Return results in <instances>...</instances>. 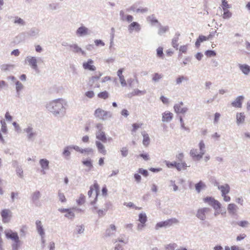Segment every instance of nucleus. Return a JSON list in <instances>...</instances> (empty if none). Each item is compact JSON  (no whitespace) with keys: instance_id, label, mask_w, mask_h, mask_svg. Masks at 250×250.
<instances>
[{"instance_id":"1","label":"nucleus","mask_w":250,"mask_h":250,"mask_svg":"<svg viewBox=\"0 0 250 250\" xmlns=\"http://www.w3.org/2000/svg\"><path fill=\"white\" fill-rule=\"evenodd\" d=\"M4 233L7 239H10L14 241V243L12 245V250H18L21 245V241L19 239L18 233L13 231L11 229H9L5 230Z\"/></svg>"},{"instance_id":"2","label":"nucleus","mask_w":250,"mask_h":250,"mask_svg":"<svg viewBox=\"0 0 250 250\" xmlns=\"http://www.w3.org/2000/svg\"><path fill=\"white\" fill-rule=\"evenodd\" d=\"M94 194V200L91 202V204H95L97 200L98 196L99 194V185L97 181H94L93 185L90 186L89 190L88 191V196L89 198L92 197V194Z\"/></svg>"},{"instance_id":"3","label":"nucleus","mask_w":250,"mask_h":250,"mask_svg":"<svg viewBox=\"0 0 250 250\" xmlns=\"http://www.w3.org/2000/svg\"><path fill=\"white\" fill-rule=\"evenodd\" d=\"M65 104L62 100H58L52 102L50 104L52 107V112L54 114H59L60 112L64 111V105Z\"/></svg>"},{"instance_id":"4","label":"nucleus","mask_w":250,"mask_h":250,"mask_svg":"<svg viewBox=\"0 0 250 250\" xmlns=\"http://www.w3.org/2000/svg\"><path fill=\"white\" fill-rule=\"evenodd\" d=\"M94 115L95 117L102 120H105L107 118L111 117V114L109 112L104 110L101 108H97L94 111Z\"/></svg>"},{"instance_id":"5","label":"nucleus","mask_w":250,"mask_h":250,"mask_svg":"<svg viewBox=\"0 0 250 250\" xmlns=\"http://www.w3.org/2000/svg\"><path fill=\"white\" fill-rule=\"evenodd\" d=\"M203 201L216 210H219L221 208V205L220 202L212 197H206L203 199Z\"/></svg>"},{"instance_id":"6","label":"nucleus","mask_w":250,"mask_h":250,"mask_svg":"<svg viewBox=\"0 0 250 250\" xmlns=\"http://www.w3.org/2000/svg\"><path fill=\"white\" fill-rule=\"evenodd\" d=\"M178 223V220L176 218L169 219L166 221L157 223L155 226V229H158L160 228L169 227L174 224H177Z\"/></svg>"},{"instance_id":"7","label":"nucleus","mask_w":250,"mask_h":250,"mask_svg":"<svg viewBox=\"0 0 250 250\" xmlns=\"http://www.w3.org/2000/svg\"><path fill=\"white\" fill-rule=\"evenodd\" d=\"M210 209L208 208H199L196 213V217L201 220H204L206 216L210 212Z\"/></svg>"},{"instance_id":"8","label":"nucleus","mask_w":250,"mask_h":250,"mask_svg":"<svg viewBox=\"0 0 250 250\" xmlns=\"http://www.w3.org/2000/svg\"><path fill=\"white\" fill-rule=\"evenodd\" d=\"M0 215L3 223H8L12 217V212L9 209H3L1 211Z\"/></svg>"},{"instance_id":"9","label":"nucleus","mask_w":250,"mask_h":250,"mask_svg":"<svg viewBox=\"0 0 250 250\" xmlns=\"http://www.w3.org/2000/svg\"><path fill=\"white\" fill-rule=\"evenodd\" d=\"M83 66L84 69L94 71L96 67L94 65V61L91 59H88L87 62H84L83 63Z\"/></svg>"},{"instance_id":"10","label":"nucleus","mask_w":250,"mask_h":250,"mask_svg":"<svg viewBox=\"0 0 250 250\" xmlns=\"http://www.w3.org/2000/svg\"><path fill=\"white\" fill-rule=\"evenodd\" d=\"M102 73L100 72H97L94 73L93 75L89 78L88 83L90 86H92L94 83H96L102 76Z\"/></svg>"},{"instance_id":"11","label":"nucleus","mask_w":250,"mask_h":250,"mask_svg":"<svg viewBox=\"0 0 250 250\" xmlns=\"http://www.w3.org/2000/svg\"><path fill=\"white\" fill-rule=\"evenodd\" d=\"M204 154V152L200 151L199 152L196 149H192L190 151V156L196 160L201 159Z\"/></svg>"},{"instance_id":"12","label":"nucleus","mask_w":250,"mask_h":250,"mask_svg":"<svg viewBox=\"0 0 250 250\" xmlns=\"http://www.w3.org/2000/svg\"><path fill=\"white\" fill-rule=\"evenodd\" d=\"M25 63H28L29 65H30L33 69H37V60L34 57L29 56L27 57L25 59Z\"/></svg>"},{"instance_id":"13","label":"nucleus","mask_w":250,"mask_h":250,"mask_svg":"<svg viewBox=\"0 0 250 250\" xmlns=\"http://www.w3.org/2000/svg\"><path fill=\"white\" fill-rule=\"evenodd\" d=\"M139 221L141 222V224L138 225V229H142L145 226V223L147 221V217L145 213H140L139 215Z\"/></svg>"},{"instance_id":"14","label":"nucleus","mask_w":250,"mask_h":250,"mask_svg":"<svg viewBox=\"0 0 250 250\" xmlns=\"http://www.w3.org/2000/svg\"><path fill=\"white\" fill-rule=\"evenodd\" d=\"M183 105V103L182 102L176 104L174 106L175 111L178 113H184L186 112L188 110V108L187 107H182Z\"/></svg>"},{"instance_id":"15","label":"nucleus","mask_w":250,"mask_h":250,"mask_svg":"<svg viewBox=\"0 0 250 250\" xmlns=\"http://www.w3.org/2000/svg\"><path fill=\"white\" fill-rule=\"evenodd\" d=\"M244 97L243 96L237 97L236 99L231 103V105L235 107L241 108Z\"/></svg>"},{"instance_id":"16","label":"nucleus","mask_w":250,"mask_h":250,"mask_svg":"<svg viewBox=\"0 0 250 250\" xmlns=\"http://www.w3.org/2000/svg\"><path fill=\"white\" fill-rule=\"evenodd\" d=\"M24 131L27 134V138L29 140H32L36 135V132L34 131L32 127L28 126L24 129Z\"/></svg>"},{"instance_id":"17","label":"nucleus","mask_w":250,"mask_h":250,"mask_svg":"<svg viewBox=\"0 0 250 250\" xmlns=\"http://www.w3.org/2000/svg\"><path fill=\"white\" fill-rule=\"evenodd\" d=\"M96 136L97 139L104 143L106 142L107 138L104 132L103 131H98L96 134Z\"/></svg>"},{"instance_id":"18","label":"nucleus","mask_w":250,"mask_h":250,"mask_svg":"<svg viewBox=\"0 0 250 250\" xmlns=\"http://www.w3.org/2000/svg\"><path fill=\"white\" fill-rule=\"evenodd\" d=\"M173 117V114L169 111H166L163 114L162 121L165 122H168L171 120Z\"/></svg>"},{"instance_id":"19","label":"nucleus","mask_w":250,"mask_h":250,"mask_svg":"<svg viewBox=\"0 0 250 250\" xmlns=\"http://www.w3.org/2000/svg\"><path fill=\"white\" fill-rule=\"evenodd\" d=\"M218 188L221 190L222 195L227 194L230 191V187L229 185L225 184L224 185L218 186Z\"/></svg>"},{"instance_id":"20","label":"nucleus","mask_w":250,"mask_h":250,"mask_svg":"<svg viewBox=\"0 0 250 250\" xmlns=\"http://www.w3.org/2000/svg\"><path fill=\"white\" fill-rule=\"evenodd\" d=\"M88 30L86 27L81 26L77 29L76 33L79 36H82L87 35L88 34Z\"/></svg>"},{"instance_id":"21","label":"nucleus","mask_w":250,"mask_h":250,"mask_svg":"<svg viewBox=\"0 0 250 250\" xmlns=\"http://www.w3.org/2000/svg\"><path fill=\"white\" fill-rule=\"evenodd\" d=\"M240 69L242 71V72L245 75H248L250 72V67L247 64H239L238 65Z\"/></svg>"},{"instance_id":"22","label":"nucleus","mask_w":250,"mask_h":250,"mask_svg":"<svg viewBox=\"0 0 250 250\" xmlns=\"http://www.w3.org/2000/svg\"><path fill=\"white\" fill-rule=\"evenodd\" d=\"M96 145L97 147L99 152L103 155H105L106 154V151L105 149L104 146L100 142L96 141Z\"/></svg>"},{"instance_id":"23","label":"nucleus","mask_w":250,"mask_h":250,"mask_svg":"<svg viewBox=\"0 0 250 250\" xmlns=\"http://www.w3.org/2000/svg\"><path fill=\"white\" fill-rule=\"evenodd\" d=\"M237 209V206L233 203L229 204L228 206V210L230 214H235Z\"/></svg>"},{"instance_id":"24","label":"nucleus","mask_w":250,"mask_h":250,"mask_svg":"<svg viewBox=\"0 0 250 250\" xmlns=\"http://www.w3.org/2000/svg\"><path fill=\"white\" fill-rule=\"evenodd\" d=\"M140 25L137 22H132L128 27V29L130 31H132L133 30H135L136 31H139L140 30Z\"/></svg>"},{"instance_id":"25","label":"nucleus","mask_w":250,"mask_h":250,"mask_svg":"<svg viewBox=\"0 0 250 250\" xmlns=\"http://www.w3.org/2000/svg\"><path fill=\"white\" fill-rule=\"evenodd\" d=\"M245 115L244 113H237L236 114V122L237 124H242L244 122Z\"/></svg>"},{"instance_id":"26","label":"nucleus","mask_w":250,"mask_h":250,"mask_svg":"<svg viewBox=\"0 0 250 250\" xmlns=\"http://www.w3.org/2000/svg\"><path fill=\"white\" fill-rule=\"evenodd\" d=\"M116 230V226L113 224H111L109 226V228L106 229L105 234L107 236H110L114 233Z\"/></svg>"},{"instance_id":"27","label":"nucleus","mask_w":250,"mask_h":250,"mask_svg":"<svg viewBox=\"0 0 250 250\" xmlns=\"http://www.w3.org/2000/svg\"><path fill=\"white\" fill-rule=\"evenodd\" d=\"M142 135L143 136V144L145 146H147L150 143L149 136L145 132L142 133Z\"/></svg>"},{"instance_id":"28","label":"nucleus","mask_w":250,"mask_h":250,"mask_svg":"<svg viewBox=\"0 0 250 250\" xmlns=\"http://www.w3.org/2000/svg\"><path fill=\"white\" fill-rule=\"evenodd\" d=\"M187 167V164L185 162H182L181 163H177L176 162L175 168L178 170L181 171L182 170H185Z\"/></svg>"},{"instance_id":"29","label":"nucleus","mask_w":250,"mask_h":250,"mask_svg":"<svg viewBox=\"0 0 250 250\" xmlns=\"http://www.w3.org/2000/svg\"><path fill=\"white\" fill-rule=\"evenodd\" d=\"M146 93L145 90H139L138 89H134L131 93L128 94V97H131L134 96L143 95Z\"/></svg>"},{"instance_id":"30","label":"nucleus","mask_w":250,"mask_h":250,"mask_svg":"<svg viewBox=\"0 0 250 250\" xmlns=\"http://www.w3.org/2000/svg\"><path fill=\"white\" fill-rule=\"evenodd\" d=\"M97 96L100 99L106 100L109 97V93L107 91H104L99 93Z\"/></svg>"},{"instance_id":"31","label":"nucleus","mask_w":250,"mask_h":250,"mask_svg":"<svg viewBox=\"0 0 250 250\" xmlns=\"http://www.w3.org/2000/svg\"><path fill=\"white\" fill-rule=\"evenodd\" d=\"M205 184L201 181L195 185V189L198 192H200L202 189L205 188Z\"/></svg>"},{"instance_id":"32","label":"nucleus","mask_w":250,"mask_h":250,"mask_svg":"<svg viewBox=\"0 0 250 250\" xmlns=\"http://www.w3.org/2000/svg\"><path fill=\"white\" fill-rule=\"evenodd\" d=\"M36 226H37V229H38V232L39 233V234L42 236L44 234V231H43V229L42 228V226L41 225V221H36Z\"/></svg>"},{"instance_id":"33","label":"nucleus","mask_w":250,"mask_h":250,"mask_svg":"<svg viewBox=\"0 0 250 250\" xmlns=\"http://www.w3.org/2000/svg\"><path fill=\"white\" fill-rule=\"evenodd\" d=\"M179 36L180 34H178L176 37L173 38L172 40V46L176 49H178V47L179 45L178 42L179 41Z\"/></svg>"},{"instance_id":"34","label":"nucleus","mask_w":250,"mask_h":250,"mask_svg":"<svg viewBox=\"0 0 250 250\" xmlns=\"http://www.w3.org/2000/svg\"><path fill=\"white\" fill-rule=\"evenodd\" d=\"M83 164L88 168V170H90L93 167V165L91 160H86L82 161Z\"/></svg>"},{"instance_id":"35","label":"nucleus","mask_w":250,"mask_h":250,"mask_svg":"<svg viewBox=\"0 0 250 250\" xmlns=\"http://www.w3.org/2000/svg\"><path fill=\"white\" fill-rule=\"evenodd\" d=\"M142 125H143V123H142L133 124L132 125V129L131 130V131L133 132H136V130L138 129H139V128H141Z\"/></svg>"},{"instance_id":"36","label":"nucleus","mask_w":250,"mask_h":250,"mask_svg":"<svg viewBox=\"0 0 250 250\" xmlns=\"http://www.w3.org/2000/svg\"><path fill=\"white\" fill-rule=\"evenodd\" d=\"M71 48L72 51L74 52L78 53V52H82L83 54H84V52L82 50L81 48L80 47H79V46H78L76 44H74L73 45H71Z\"/></svg>"},{"instance_id":"37","label":"nucleus","mask_w":250,"mask_h":250,"mask_svg":"<svg viewBox=\"0 0 250 250\" xmlns=\"http://www.w3.org/2000/svg\"><path fill=\"white\" fill-rule=\"evenodd\" d=\"M85 197L83 194H81L79 198L77 200V203L79 205H82L85 202Z\"/></svg>"},{"instance_id":"38","label":"nucleus","mask_w":250,"mask_h":250,"mask_svg":"<svg viewBox=\"0 0 250 250\" xmlns=\"http://www.w3.org/2000/svg\"><path fill=\"white\" fill-rule=\"evenodd\" d=\"M212 38L211 35H209L208 37L203 36V35H200L198 37L199 41H200L201 42L206 41L207 40H208L209 39H211Z\"/></svg>"},{"instance_id":"39","label":"nucleus","mask_w":250,"mask_h":250,"mask_svg":"<svg viewBox=\"0 0 250 250\" xmlns=\"http://www.w3.org/2000/svg\"><path fill=\"white\" fill-rule=\"evenodd\" d=\"M163 77V75L161 74L156 73L154 74L152 77V80L155 82L158 81Z\"/></svg>"},{"instance_id":"40","label":"nucleus","mask_w":250,"mask_h":250,"mask_svg":"<svg viewBox=\"0 0 250 250\" xmlns=\"http://www.w3.org/2000/svg\"><path fill=\"white\" fill-rule=\"evenodd\" d=\"M231 13L229 11L228 9L224 10V13L223 14V18L224 19H229L231 16Z\"/></svg>"},{"instance_id":"41","label":"nucleus","mask_w":250,"mask_h":250,"mask_svg":"<svg viewBox=\"0 0 250 250\" xmlns=\"http://www.w3.org/2000/svg\"><path fill=\"white\" fill-rule=\"evenodd\" d=\"M0 123L1 124V131L3 133H6L7 132V126L5 121L3 120H1Z\"/></svg>"},{"instance_id":"42","label":"nucleus","mask_w":250,"mask_h":250,"mask_svg":"<svg viewBox=\"0 0 250 250\" xmlns=\"http://www.w3.org/2000/svg\"><path fill=\"white\" fill-rule=\"evenodd\" d=\"M22 84L19 81L16 83V88L17 92H19L23 88Z\"/></svg>"},{"instance_id":"43","label":"nucleus","mask_w":250,"mask_h":250,"mask_svg":"<svg viewBox=\"0 0 250 250\" xmlns=\"http://www.w3.org/2000/svg\"><path fill=\"white\" fill-rule=\"evenodd\" d=\"M40 196V193L39 191H36L34 192L32 195V200L35 201L39 199Z\"/></svg>"},{"instance_id":"44","label":"nucleus","mask_w":250,"mask_h":250,"mask_svg":"<svg viewBox=\"0 0 250 250\" xmlns=\"http://www.w3.org/2000/svg\"><path fill=\"white\" fill-rule=\"evenodd\" d=\"M188 49V45H184L180 47L179 51L183 53H186Z\"/></svg>"},{"instance_id":"45","label":"nucleus","mask_w":250,"mask_h":250,"mask_svg":"<svg viewBox=\"0 0 250 250\" xmlns=\"http://www.w3.org/2000/svg\"><path fill=\"white\" fill-rule=\"evenodd\" d=\"M222 0V7L223 8V10H225L228 9L229 7V4L228 3V2L226 0Z\"/></svg>"},{"instance_id":"46","label":"nucleus","mask_w":250,"mask_h":250,"mask_svg":"<svg viewBox=\"0 0 250 250\" xmlns=\"http://www.w3.org/2000/svg\"><path fill=\"white\" fill-rule=\"evenodd\" d=\"M16 173L18 176L22 178L23 177V172L21 168L18 167L16 169Z\"/></svg>"},{"instance_id":"47","label":"nucleus","mask_w":250,"mask_h":250,"mask_svg":"<svg viewBox=\"0 0 250 250\" xmlns=\"http://www.w3.org/2000/svg\"><path fill=\"white\" fill-rule=\"evenodd\" d=\"M157 54L159 57L162 58L163 57V48L161 47H159L157 49Z\"/></svg>"},{"instance_id":"48","label":"nucleus","mask_w":250,"mask_h":250,"mask_svg":"<svg viewBox=\"0 0 250 250\" xmlns=\"http://www.w3.org/2000/svg\"><path fill=\"white\" fill-rule=\"evenodd\" d=\"M188 79L187 77H185L183 76H179L178 78L176 79V83L177 84H180L184 80H187Z\"/></svg>"},{"instance_id":"49","label":"nucleus","mask_w":250,"mask_h":250,"mask_svg":"<svg viewBox=\"0 0 250 250\" xmlns=\"http://www.w3.org/2000/svg\"><path fill=\"white\" fill-rule=\"evenodd\" d=\"M58 196L60 201H61L62 202H66V199L63 193L59 192Z\"/></svg>"},{"instance_id":"50","label":"nucleus","mask_w":250,"mask_h":250,"mask_svg":"<svg viewBox=\"0 0 250 250\" xmlns=\"http://www.w3.org/2000/svg\"><path fill=\"white\" fill-rule=\"evenodd\" d=\"M85 95L88 98H92L94 97L95 94L93 91H88L85 93Z\"/></svg>"},{"instance_id":"51","label":"nucleus","mask_w":250,"mask_h":250,"mask_svg":"<svg viewBox=\"0 0 250 250\" xmlns=\"http://www.w3.org/2000/svg\"><path fill=\"white\" fill-rule=\"evenodd\" d=\"M205 54L208 57H212L216 56V53L212 50H208L206 52Z\"/></svg>"},{"instance_id":"52","label":"nucleus","mask_w":250,"mask_h":250,"mask_svg":"<svg viewBox=\"0 0 250 250\" xmlns=\"http://www.w3.org/2000/svg\"><path fill=\"white\" fill-rule=\"evenodd\" d=\"M138 172L139 173L142 174L145 177H147L148 175V173L146 169H144L143 168H139L138 170Z\"/></svg>"},{"instance_id":"53","label":"nucleus","mask_w":250,"mask_h":250,"mask_svg":"<svg viewBox=\"0 0 250 250\" xmlns=\"http://www.w3.org/2000/svg\"><path fill=\"white\" fill-rule=\"evenodd\" d=\"M65 216L67 218L72 219L74 217V213L71 211L70 209H69V211L66 212Z\"/></svg>"},{"instance_id":"54","label":"nucleus","mask_w":250,"mask_h":250,"mask_svg":"<svg viewBox=\"0 0 250 250\" xmlns=\"http://www.w3.org/2000/svg\"><path fill=\"white\" fill-rule=\"evenodd\" d=\"M84 228L83 226H77L76 228V231L77 233H81L83 232Z\"/></svg>"},{"instance_id":"55","label":"nucleus","mask_w":250,"mask_h":250,"mask_svg":"<svg viewBox=\"0 0 250 250\" xmlns=\"http://www.w3.org/2000/svg\"><path fill=\"white\" fill-rule=\"evenodd\" d=\"M14 23L23 25V24H24V22L23 21V20L21 19V18H18V17H16L15 21H14Z\"/></svg>"},{"instance_id":"56","label":"nucleus","mask_w":250,"mask_h":250,"mask_svg":"<svg viewBox=\"0 0 250 250\" xmlns=\"http://www.w3.org/2000/svg\"><path fill=\"white\" fill-rule=\"evenodd\" d=\"M12 66V65L7 64H5L1 65L0 68L2 71H6L8 70L10 67Z\"/></svg>"},{"instance_id":"57","label":"nucleus","mask_w":250,"mask_h":250,"mask_svg":"<svg viewBox=\"0 0 250 250\" xmlns=\"http://www.w3.org/2000/svg\"><path fill=\"white\" fill-rule=\"evenodd\" d=\"M121 154L123 157H125L128 154V149L126 147H123L121 150Z\"/></svg>"},{"instance_id":"58","label":"nucleus","mask_w":250,"mask_h":250,"mask_svg":"<svg viewBox=\"0 0 250 250\" xmlns=\"http://www.w3.org/2000/svg\"><path fill=\"white\" fill-rule=\"evenodd\" d=\"M199 148H200V151H203L205 152V145L203 141H201L199 144Z\"/></svg>"},{"instance_id":"59","label":"nucleus","mask_w":250,"mask_h":250,"mask_svg":"<svg viewBox=\"0 0 250 250\" xmlns=\"http://www.w3.org/2000/svg\"><path fill=\"white\" fill-rule=\"evenodd\" d=\"M237 224L242 227H246L249 224V222L247 221H241L238 222Z\"/></svg>"},{"instance_id":"60","label":"nucleus","mask_w":250,"mask_h":250,"mask_svg":"<svg viewBox=\"0 0 250 250\" xmlns=\"http://www.w3.org/2000/svg\"><path fill=\"white\" fill-rule=\"evenodd\" d=\"M166 164L167 166L168 167H169V168H171V167H175L176 162H168V161H166Z\"/></svg>"},{"instance_id":"61","label":"nucleus","mask_w":250,"mask_h":250,"mask_svg":"<svg viewBox=\"0 0 250 250\" xmlns=\"http://www.w3.org/2000/svg\"><path fill=\"white\" fill-rule=\"evenodd\" d=\"M40 164L43 169L47 167V160L42 159L40 161Z\"/></svg>"},{"instance_id":"62","label":"nucleus","mask_w":250,"mask_h":250,"mask_svg":"<svg viewBox=\"0 0 250 250\" xmlns=\"http://www.w3.org/2000/svg\"><path fill=\"white\" fill-rule=\"evenodd\" d=\"M81 153H92L93 152V149L92 148H84V149H82V150H81Z\"/></svg>"},{"instance_id":"63","label":"nucleus","mask_w":250,"mask_h":250,"mask_svg":"<svg viewBox=\"0 0 250 250\" xmlns=\"http://www.w3.org/2000/svg\"><path fill=\"white\" fill-rule=\"evenodd\" d=\"M176 159L180 161H182L184 158V154L183 153H180L178 154H177L176 156Z\"/></svg>"},{"instance_id":"64","label":"nucleus","mask_w":250,"mask_h":250,"mask_svg":"<svg viewBox=\"0 0 250 250\" xmlns=\"http://www.w3.org/2000/svg\"><path fill=\"white\" fill-rule=\"evenodd\" d=\"M230 249H231V250H243V249L239 247L238 246H235V245L231 246Z\"/></svg>"}]
</instances>
